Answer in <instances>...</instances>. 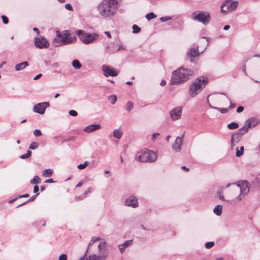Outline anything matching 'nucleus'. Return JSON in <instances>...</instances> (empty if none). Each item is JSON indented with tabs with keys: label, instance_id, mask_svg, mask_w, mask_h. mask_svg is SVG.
Instances as JSON below:
<instances>
[{
	"label": "nucleus",
	"instance_id": "35",
	"mask_svg": "<svg viewBox=\"0 0 260 260\" xmlns=\"http://www.w3.org/2000/svg\"><path fill=\"white\" fill-rule=\"evenodd\" d=\"M134 105L133 103L132 102H128L126 105V110L129 112H131L132 109H133Z\"/></svg>",
	"mask_w": 260,
	"mask_h": 260
},
{
	"label": "nucleus",
	"instance_id": "16",
	"mask_svg": "<svg viewBox=\"0 0 260 260\" xmlns=\"http://www.w3.org/2000/svg\"><path fill=\"white\" fill-rule=\"evenodd\" d=\"M145 152L146 157H147L146 162H152L157 159V155L154 151L145 149Z\"/></svg>",
	"mask_w": 260,
	"mask_h": 260
},
{
	"label": "nucleus",
	"instance_id": "4",
	"mask_svg": "<svg viewBox=\"0 0 260 260\" xmlns=\"http://www.w3.org/2000/svg\"><path fill=\"white\" fill-rule=\"evenodd\" d=\"M208 82L206 77L200 76L191 84L189 87V94L191 97L198 95L205 87Z\"/></svg>",
	"mask_w": 260,
	"mask_h": 260
},
{
	"label": "nucleus",
	"instance_id": "36",
	"mask_svg": "<svg viewBox=\"0 0 260 260\" xmlns=\"http://www.w3.org/2000/svg\"><path fill=\"white\" fill-rule=\"evenodd\" d=\"M244 147L242 146L240 147V150L237 149L236 153V155L237 157H240L241 156L243 153L244 151Z\"/></svg>",
	"mask_w": 260,
	"mask_h": 260
},
{
	"label": "nucleus",
	"instance_id": "18",
	"mask_svg": "<svg viewBox=\"0 0 260 260\" xmlns=\"http://www.w3.org/2000/svg\"><path fill=\"white\" fill-rule=\"evenodd\" d=\"M259 122V120L257 118L251 117L246 120L245 123L247 125L249 128L255 126Z\"/></svg>",
	"mask_w": 260,
	"mask_h": 260
},
{
	"label": "nucleus",
	"instance_id": "29",
	"mask_svg": "<svg viewBox=\"0 0 260 260\" xmlns=\"http://www.w3.org/2000/svg\"><path fill=\"white\" fill-rule=\"evenodd\" d=\"M122 135V132L119 129H115L113 131V136L117 139H120Z\"/></svg>",
	"mask_w": 260,
	"mask_h": 260
},
{
	"label": "nucleus",
	"instance_id": "37",
	"mask_svg": "<svg viewBox=\"0 0 260 260\" xmlns=\"http://www.w3.org/2000/svg\"><path fill=\"white\" fill-rule=\"evenodd\" d=\"M89 163L88 161H86L83 164H80L78 166L77 168L80 170L85 169L87 166L89 165Z\"/></svg>",
	"mask_w": 260,
	"mask_h": 260
},
{
	"label": "nucleus",
	"instance_id": "51",
	"mask_svg": "<svg viewBox=\"0 0 260 260\" xmlns=\"http://www.w3.org/2000/svg\"><path fill=\"white\" fill-rule=\"evenodd\" d=\"M244 110V108L242 106H239L237 109V113H240L242 112Z\"/></svg>",
	"mask_w": 260,
	"mask_h": 260
},
{
	"label": "nucleus",
	"instance_id": "5",
	"mask_svg": "<svg viewBox=\"0 0 260 260\" xmlns=\"http://www.w3.org/2000/svg\"><path fill=\"white\" fill-rule=\"evenodd\" d=\"M98 254H94L89 256L88 258L85 259L87 254L85 253L79 260H106L109 255V251L106 247V243L104 240H102L99 245Z\"/></svg>",
	"mask_w": 260,
	"mask_h": 260
},
{
	"label": "nucleus",
	"instance_id": "14",
	"mask_svg": "<svg viewBox=\"0 0 260 260\" xmlns=\"http://www.w3.org/2000/svg\"><path fill=\"white\" fill-rule=\"evenodd\" d=\"M184 137V134H183L181 136L177 137L176 138L174 143L172 145V148L175 151L179 152L181 150Z\"/></svg>",
	"mask_w": 260,
	"mask_h": 260
},
{
	"label": "nucleus",
	"instance_id": "42",
	"mask_svg": "<svg viewBox=\"0 0 260 260\" xmlns=\"http://www.w3.org/2000/svg\"><path fill=\"white\" fill-rule=\"evenodd\" d=\"M210 107L212 108H214V109H217V110H220V112L221 113H226L228 111V108H216V107H212V106H211Z\"/></svg>",
	"mask_w": 260,
	"mask_h": 260
},
{
	"label": "nucleus",
	"instance_id": "54",
	"mask_svg": "<svg viewBox=\"0 0 260 260\" xmlns=\"http://www.w3.org/2000/svg\"><path fill=\"white\" fill-rule=\"evenodd\" d=\"M62 35H64L67 36H70V32L69 30H65L64 31L63 33L62 34Z\"/></svg>",
	"mask_w": 260,
	"mask_h": 260
},
{
	"label": "nucleus",
	"instance_id": "27",
	"mask_svg": "<svg viewBox=\"0 0 260 260\" xmlns=\"http://www.w3.org/2000/svg\"><path fill=\"white\" fill-rule=\"evenodd\" d=\"M222 206L218 205L214 208L213 212L216 215L218 216L220 215L222 213Z\"/></svg>",
	"mask_w": 260,
	"mask_h": 260
},
{
	"label": "nucleus",
	"instance_id": "26",
	"mask_svg": "<svg viewBox=\"0 0 260 260\" xmlns=\"http://www.w3.org/2000/svg\"><path fill=\"white\" fill-rule=\"evenodd\" d=\"M53 173V171L51 169H48L44 170L42 172V176L44 177L47 178L50 177Z\"/></svg>",
	"mask_w": 260,
	"mask_h": 260
},
{
	"label": "nucleus",
	"instance_id": "15",
	"mask_svg": "<svg viewBox=\"0 0 260 260\" xmlns=\"http://www.w3.org/2000/svg\"><path fill=\"white\" fill-rule=\"evenodd\" d=\"M124 204L126 206L136 208L138 207L139 204L137 198L134 196H130L124 201Z\"/></svg>",
	"mask_w": 260,
	"mask_h": 260
},
{
	"label": "nucleus",
	"instance_id": "1",
	"mask_svg": "<svg viewBox=\"0 0 260 260\" xmlns=\"http://www.w3.org/2000/svg\"><path fill=\"white\" fill-rule=\"evenodd\" d=\"M119 0H103L98 6L99 14L105 18H111L117 13Z\"/></svg>",
	"mask_w": 260,
	"mask_h": 260
},
{
	"label": "nucleus",
	"instance_id": "56",
	"mask_svg": "<svg viewBox=\"0 0 260 260\" xmlns=\"http://www.w3.org/2000/svg\"><path fill=\"white\" fill-rule=\"evenodd\" d=\"M42 76V74H39L38 75H37V76H36L34 78V80H38V79H39L41 76Z\"/></svg>",
	"mask_w": 260,
	"mask_h": 260
},
{
	"label": "nucleus",
	"instance_id": "50",
	"mask_svg": "<svg viewBox=\"0 0 260 260\" xmlns=\"http://www.w3.org/2000/svg\"><path fill=\"white\" fill-rule=\"evenodd\" d=\"M65 8L69 11H73V9L72 6L70 4H66L64 6Z\"/></svg>",
	"mask_w": 260,
	"mask_h": 260
},
{
	"label": "nucleus",
	"instance_id": "39",
	"mask_svg": "<svg viewBox=\"0 0 260 260\" xmlns=\"http://www.w3.org/2000/svg\"><path fill=\"white\" fill-rule=\"evenodd\" d=\"M217 194L218 197H219V198L221 200L223 201H225V200L224 199V196H223V194H222V189L218 190L217 192Z\"/></svg>",
	"mask_w": 260,
	"mask_h": 260
},
{
	"label": "nucleus",
	"instance_id": "64",
	"mask_svg": "<svg viewBox=\"0 0 260 260\" xmlns=\"http://www.w3.org/2000/svg\"><path fill=\"white\" fill-rule=\"evenodd\" d=\"M235 105L234 104L231 103L229 108L232 109L235 107Z\"/></svg>",
	"mask_w": 260,
	"mask_h": 260
},
{
	"label": "nucleus",
	"instance_id": "21",
	"mask_svg": "<svg viewBox=\"0 0 260 260\" xmlns=\"http://www.w3.org/2000/svg\"><path fill=\"white\" fill-rule=\"evenodd\" d=\"M133 243V240H127L123 244L118 245L120 252L123 253L126 247L132 245Z\"/></svg>",
	"mask_w": 260,
	"mask_h": 260
},
{
	"label": "nucleus",
	"instance_id": "40",
	"mask_svg": "<svg viewBox=\"0 0 260 260\" xmlns=\"http://www.w3.org/2000/svg\"><path fill=\"white\" fill-rule=\"evenodd\" d=\"M38 146H39V144L38 143L32 142L30 144V145L29 146V148L30 149L34 150V149L37 148Z\"/></svg>",
	"mask_w": 260,
	"mask_h": 260
},
{
	"label": "nucleus",
	"instance_id": "11",
	"mask_svg": "<svg viewBox=\"0 0 260 260\" xmlns=\"http://www.w3.org/2000/svg\"><path fill=\"white\" fill-rule=\"evenodd\" d=\"M102 70L106 77H115L118 75L115 69L107 65H103L102 67Z\"/></svg>",
	"mask_w": 260,
	"mask_h": 260
},
{
	"label": "nucleus",
	"instance_id": "62",
	"mask_svg": "<svg viewBox=\"0 0 260 260\" xmlns=\"http://www.w3.org/2000/svg\"><path fill=\"white\" fill-rule=\"evenodd\" d=\"M166 84V81L165 80H161L160 82V85L161 86H165Z\"/></svg>",
	"mask_w": 260,
	"mask_h": 260
},
{
	"label": "nucleus",
	"instance_id": "63",
	"mask_svg": "<svg viewBox=\"0 0 260 260\" xmlns=\"http://www.w3.org/2000/svg\"><path fill=\"white\" fill-rule=\"evenodd\" d=\"M83 184V182L80 181L76 186V187H80Z\"/></svg>",
	"mask_w": 260,
	"mask_h": 260
},
{
	"label": "nucleus",
	"instance_id": "28",
	"mask_svg": "<svg viewBox=\"0 0 260 260\" xmlns=\"http://www.w3.org/2000/svg\"><path fill=\"white\" fill-rule=\"evenodd\" d=\"M100 240H101V238L100 237H93L91 239V241L90 242V243H89L88 245V247H87V249L86 250V251L85 252V253H86L87 254V253L88 252L89 250V247L94 242H96V241H99Z\"/></svg>",
	"mask_w": 260,
	"mask_h": 260
},
{
	"label": "nucleus",
	"instance_id": "22",
	"mask_svg": "<svg viewBox=\"0 0 260 260\" xmlns=\"http://www.w3.org/2000/svg\"><path fill=\"white\" fill-rule=\"evenodd\" d=\"M199 55L200 53L198 51V48H191L188 53V55L190 57L191 61H193V58L197 56H199Z\"/></svg>",
	"mask_w": 260,
	"mask_h": 260
},
{
	"label": "nucleus",
	"instance_id": "3",
	"mask_svg": "<svg viewBox=\"0 0 260 260\" xmlns=\"http://www.w3.org/2000/svg\"><path fill=\"white\" fill-rule=\"evenodd\" d=\"M193 75V72L181 67L174 71L170 83L171 84H178L187 81Z\"/></svg>",
	"mask_w": 260,
	"mask_h": 260
},
{
	"label": "nucleus",
	"instance_id": "24",
	"mask_svg": "<svg viewBox=\"0 0 260 260\" xmlns=\"http://www.w3.org/2000/svg\"><path fill=\"white\" fill-rule=\"evenodd\" d=\"M241 136L239 135V134L237 132L234 133L231 137V141L232 143V145L234 144V143H238L240 139H241Z\"/></svg>",
	"mask_w": 260,
	"mask_h": 260
},
{
	"label": "nucleus",
	"instance_id": "7",
	"mask_svg": "<svg viewBox=\"0 0 260 260\" xmlns=\"http://www.w3.org/2000/svg\"><path fill=\"white\" fill-rule=\"evenodd\" d=\"M192 19L203 23L204 25L207 24L210 20V16L207 12L195 11L192 14Z\"/></svg>",
	"mask_w": 260,
	"mask_h": 260
},
{
	"label": "nucleus",
	"instance_id": "10",
	"mask_svg": "<svg viewBox=\"0 0 260 260\" xmlns=\"http://www.w3.org/2000/svg\"><path fill=\"white\" fill-rule=\"evenodd\" d=\"M35 45L38 48H47L49 46V43L45 37L42 36L35 38Z\"/></svg>",
	"mask_w": 260,
	"mask_h": 260
},
{
	"label": "nucleus",
	"instance_id": "19",
	"mask_svg": "<svg viewBox=\"0 0 260 260\" xmlns=\"http://www.w3.org/2000/svg\"><path fill=\"white\" fill-rule=\"evenodd\" d=\"M101 128V125L99 124H90L83 129V131L88 133H92Z\"/></svg>",
	"mask_w": 260,
	"mask_h": 260
},
{
	"label": "nucleus",
	"instance_id": "6",
	"mask_svg": "<svg viewBox=\"0 0 260 260\" xmlns=\"http://www.w3.org/2000/svg\"><path fill=\"white\" fill-rule=\"evenodd\" d=\"M76 34L79 37L81 41L85 44L93 43L99 37V34L96 33L90 34L82 30H77Z\"/></svg>",
	"mask_w": 260,
	"mask_h": 260
},
{
	"label": "nucleus",
	"instance_id": "20",
	"mask_svg": "<svg viewBox=\"0 0 260 260\" xmlns=\"http://www.w3.org/2000/svg\"><path fill=\"white\" fill-rule=\"evenodd\" d=\"M117 47L118 44L115 43H110L106 46L105 51L109 54H112L116 52Z\"/></svg>",
	"mask_w": 260,
	"mask_h": 260
},
{
	"label": "nucleus",
	"instance_id": "25",
	"mask_svg": "<svg viewBox=\"0 0 260 260\" xmlns=\"http://www.w3.org/2000/svg\"><path fill=\"white\" fill-rule=\"evenodd\" d=\"M248 129L249 128L248 127L247 125H246V124L244 123L243 126L239 129L237 133L239 134L240 136L242 137L247 132Z\"/></svg>",
	"mask_w": 260,
	"mask_h": 260
},
{
	"label": "nucleus",
	"instance_id": "32",
	"mask_svg": "<svg viewBox=\"0 0 260 260\" xmlns=\"http://www.w3.org/2000/svg\"><path fill=\"white\" fill-rule=\"evenodd\" d=\"M108 100L111 104L114 105L117 101V96L115 95H112L108 97Z\"/></svg>",
	"mask_w": 260,
	"mask_h": 260
},
{
	"label": "nucleus",
	"instance_id": "47",
	"mask_svg": "<svg viewBox=\"0 0 260 260\" xmlns=\"http://www.w3.org/2000/svg\"><path fill=\"white\" fill-rule=\"evenodd\" d=\"M160 135V134L158 133H153L152 136L151 140L152 141H155L156 138V137Z\"/></svg>",
	"mask_w": 260,
	"mask_h": 260
},
{
	"label": "nucleus",
	"instance_id": "57",
	"mask_svg": "<svg viewBox=\"0 0 260 260\" xmlns=\"http://www.w3.org/2000/svg\"><path fill=\"white\" fill-rule=\"evenodd\" d=\"M56 36H57V38H58V39H59V38L61 37L62 34H61L59 32V31L58 30H57L56 31Z\"/></svg>",
	"mask_w": 260,
	"mask_h": 260
},
{
	"label": "nucleus",
	"instance_id": "34",
	"mask_svg": "<svg viewBox=\"0 0 260 260\" xmlns=\"http://www.w3.org/2000/svg\"><path fill=\"white\" fill-rule=\"evenodd\" d=\"M31 154V151L30 150H27L26 153L24 154L21 155L20 156V158L21 159H26L28 158L29 156H30Z\"/></svg>",
	"mask_w": 260,
	"mask_h": 260
},
{
	"label": "nucleus",
	"instance_id": "60",
	"mask_svg": "<svg viewBox=\"0 0 260 260\" xmlns=\"http://www.w3.org/2000/svg\"><path fill=\"white\" fill-rule=\"evenodd\" d=\"M105 34L107 35V36L109 38H111V35L109 31H105Z\"/></svg>",
	"mask_w": 260,
	"mask_h": 260
},
{
	"label": "nucleus",
	"instance_id": "52",
	"mask_svg": "<svg viewBox=\"0 0 260 260\" xmlns=\"http://www.w3.org/2000/svg\"><path fill=\"white\" fill-rule=\"evenodd\" d=\"M41 180H31V183L33 184H38Z\"/></svg>",
	"mask_w": 260,
	"mask_h": 260
},
{
	"label": "nucleus",
	"instance_id": "13",
	"mask_svg": "<svg viewBox=\"0 0 260 260\" xmlns=\"http://www.w3.org/2000/svg\"><path fill=\"white\" fill-rule=\"evenodd\" d=\"M182 107H177L172 110L170 112L171 118L173 120H177L180 119L182 115Z\"/></svg>",
	"mask_w": 260,
	"mask_h": 260
},
{
	"label": "nucleus",
	"instance_id": "53",
	"mask_svg": "<svg viewBox=\"0 0 260 260\" xmlns=\"http://www.w3.org/2000/svg\"><path fill=\"white\" fill-rule=\"evenodd\" d=\"M28 197H29V194L28 193H25L23 195H19L17 196V198H18V199H19V198H27Z\"/></svg>",
	"mask_w": 260,
	"mask_h": 260
},
{
	"label": "nucleus",
	"instance_id": "38",
	"mask_svg": "<svg viewBox=\"0 0 260 260\" xmlns=\"http://www.w3.org/2000/svg\"><path fill=\"white\" fill-rule=\"evenodd\" d=\"M156 17V16L152 12H150L147 14L146 16V18L148 20H150L153 18H154Z\"/></svg>",
	"mask_w": 260,
	"mask_h": 260
},
{
	"label": "nucleus",
	"instance_id": "59",
	"mask_svg": "<svg viewBox=\"0 0 260 260\" xmlns=\"http://www.w3.org/2000/svg\"><path fill=\"white\" fill-rule=\"evenodd\" d=\"M45 183H53V182H55V181H54L53 180H45Z\"/></svg>",
	"mask_w": 260,
	"mask_h": 260
},
{
	"label": "nucleus",
	"instance_id": "61",
	"mask_svg": "<svg viewBox=\"0 0 260 260\" xmlns=\"http://www.w3.org/2000/svg\"><path fill=\"white\" fill-rule=\"evenodd\" d=\"M230 28V26L229 25H226L224 26L223 29L224 30H227Z\"/></svg>",
	"mask_w": 260,
	"mask_h": 260
},
{
	"label": "nucleus",
	"instance_id": "41",
	"mask_svg": "<svg viewBox=\"0 0 260 260\" xmlns=\"http://www.w3.org/2000/svg\"><path fill=\"white\" fill-rule=\"evenodd\" d=\"M38 195V193H37L36 194H35L34 196H32L31 198H30L27 201H26V202L25 203H23L21 204H20V205H18V207H19L20 206H22L24 204H25L26 203H27V202H32L33 201H34L35 200V199L36 198L37 196Z\"/></svg>",
	"mask_w": 260,
	"mask_h": 260
},
{
	"label": "nucleus",
	"instance_id": "55",
	"mask_svg": "<svg viewBox=\"0 0 260 260\" xmlns=\"http://www.w3.org/2000/svg\"><path fill=\"white\" fill-rule=\"evenodd\" d=\"M39 190V187L37 185H35L34 187V192L37 193Z\"/></svg>",
	"mask_w": 260,
	"mask_h": 260
},
{
	"label": "nucleus",
	"instance_id": "9",
	"mask_svg": "<svg viewBox=\"0 0 260 260\" xmlns=\"http://www.w3.org/2000/svg\"><path fill=\"white\" fill-rule=\"evenodd\" d=\"M239 2L232 0H226L221 6V11L222 13H228L235 11L238 7Z\"/></svg>",
	"mask_w": 260,
	"mask_h": 260
},
{
	"label": "nucleus",
	"instance_id": "48",
	"mask_svg": "<svg viewBox=\"0 0 260 260\" xmlns=\"http://www.w3.org/2000/svg\"><path fill=\"white\" fill-rule=\"evenodd\" d=\"M69 114L72 116H76L78 115L77 112L74 110H70L69 112Z\"/></svg>",
	"mask_w": 260,
	"mask_h": 260
},
{
	"label": "nucleus",
	"instance_id": "44",
	"mask_svg": "<svg viewBox=\"0 0 260 260\" xmlns=\"http://www.w3.org/2000/svg\"><path fill=\"white\" fill-rule=\"evenodd\" d=\"M34 135L36 137H40L42 135V132L40 130L36 129L34 131Z\"/></svg>",
	"mask_w": 260,
	"mask_h": 260
},
{
	"label": "nucleus",
	"instance_id": "30",
	"mask_svg": "<svg viewBox=\"0 0 260 260\" xmlns=\"http://www.w3.org/2000/svg\"><path fill=\"white\" fill-rule=\"evenodd\" d=\"M72 64L73 67L76 69H80L82 65L80 63L79 61L77 59H75L72 61Z\"/></svg>",
	"mask_w": 260,
	"mask_h": 260
},
{
	"label": "nucleus",
	"instance_id": "31",
	"mask_svg": "<svg viewBox=\"0 0 260 260\" xmlns=\"http://www.w3.org/2000/svg\"><path fill=\"white\" fill-rule=\"evenodd\" d=\"M228 127L230 129H235L239 127V124L234 122H232L228 125Z\"/></svg>",
	"mask_w": 260,
	"mask_h": 260
},
{
	"label": "nucleus",
	"instance_id": "45",
	"mask_svg": "<svg viewBox=\"0 0 260 260\" xmlns=\"http://www.w3.org/2000/svg\"><path fill=\"white\" fill-rule=\"evenodd\" d=\"M172 19V17L170 16H165L162 17L160 18V20L161 22H166L167 21L170 20Z\"/></svg>",
	"mask_w": 260,
	"mask_h": 260
},
{
	"label": "nucleus",
	"instance_id": "12",
	"mask_svg": "<svg viewBox=\"0 0 260 260\" xmlns=\"http://www.w3.org/2000/svg\"><path fill=\"white\" fill-rule=\"evenodd\" d=\"M49 106V104L47 102H43L36 104L33 107V111L40 114L44 113L46 109Z\"/></svg>",
	"mask_w": 260,
	"mask_h": 260
},
{
	"label": "nucleus",
	"instance_id": "17",
	"mask_svg": "<svg viewBox=\"0 0 260 260\" xmlns=\"http://www.w3.org/2000/svg\"><path fill=\"white\" fill-rule=\"evenodd\" d=\"M136 160L140 162H146L147 157H146L145 149L138 152L135 156Z\"/></svg>",
	"mask_w": 260,
	"mask_h": 260
},
{
	"label": "nucleus",
	"instance_id": "58",
	"mask_svg": "<svg viewBox=\"0 0 260 260\" xmlns=\"http://www.w3.org/2000/svg\"><path fill=\"white\" fill-rule=\"evenodd\" d=\"M123 49H124V48L123 47V46H122L121 45H120L116 48V52L118 51L119 50H123Z\"/></svg>",
	"mask_w": 260,
	"mask_h": 260
},
{
	"label": "nucleus",
	"instance_id": "46",
	"mask_svg": "<svg viewBox=\"0 0 260 260\" xmlns=\"http://www.w3.org/2000/svg\"><path fill=\"white\" fill-rule=\"evenodd\" d=\"M2 20H3V22L4 24H7L9 22V20L8 19V18L4 16V15H2Z\"/></svg>",
	"mask_w": 260,
	"mask_h": 260
},
{
	"label": "nucleus",
	"instance_id": "33",
	"mask_svg": "<svg viewBox=\"0 0 260 260\" xmlns=\"http://www.w3.org/2000/svg\"><path fill=\"white\" fill-rule=\"evenodd\" d=\"M132 28L133 32L135 34L139 33L141 31V28L136 24L133 25Z\"/></svg>",
	"mask_w": 260,
	"mask_h": 260
},
{
	"label": "nucleus",
	"instance_id": "2",
	"mask_svg": "<svg viewBox=\"0 0 260 260\" xmlns=\"http://www.w3.org/2000/svg\"><path fill=\"white\" fill-rule=\"evenodd\" d=\"M231 186L232 189L236 192L240 191V193L233 200L235 203L242 201L245 198V196L248 194L250 190V184L249 182L245 180H240L237 184L229 183L226 187Z\"/></svg>",
	"mask_w": 260,
	"mask_h": 260
},
{
	"label": "nucleus",
	"instance_id": "43",
	"mask_svg": "<svg viewBox=\"0 0 260 260\" xmlns=\"http://www.w3.org/2000/svg\"><path fill=\"white\" fill-rule=\"evenodd\" d=\"M214 242H207L205 243V247L207 249H209L212 248L214 245Z\"/></svg>",
	"mask_w": 260,
	"mask_h": 260
},
{
	"label": "nucleus",
	"instance_id": "49",
	"mask_svg": "<svg viewBox=\"0 0 260 260\" xmlns=\"http://www.w3.org/2000/svg\"><path fill=\"white\" fill-rule=\"evenodd\" d=\"M59 260H67V256L65 254H61L58 258Z\"/></svg>",
	"mask_w": 260,
	"mask_h": 260
},
{
	"label": "nucleus",
	"instance_id": "23",
	"mask_svg": "<svg viewBox=\"0 0 260 260\" xmlns=\"http://www.w3.org/2000/svg\"><path fill=\"white\" fill-rule=\"evenodd\" d=\"M28 66V63L27 61H23L21 63L15 65V69L17 71L22 70Z\"/></svg>",
	"mask_w": 260,
	"mask_h": 260
},
{
	"label": "nucleus",
	"instance_id": "8",
	"mask_svg": "<svg viewBox=\"0 0 260 260\" xmlns=\"http://www.w3.org/2000/svg\"><path fill=\"white\" fill-rule=\"evenodd\" d=\"M76 40V37L75 36H67L61 35V37L58 38H55L53 41V44L54 46H60L66 44H69L75 42Z\"/></svg>",
	"mask_w": 260,
	"mask_h": 260
}]
</instances>
